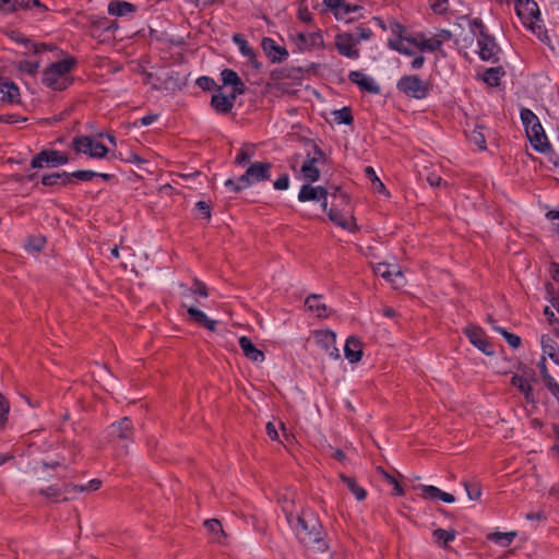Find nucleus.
Listing matches in <instances>:
<instances>
[{
	"label": "nucleus",
	"mask_w": 559,
	"mask_h": 559,
	"mask_svg": "<svg viewBox=\"0 0 559 559\" xmlns=\"http://www.w3.org/2000/svg\"><path fill=\"white\" fill-rule=\"evenodd\" d=\"M283 511L288 524L302 545L312 547L320 552H324L329 549L324 528L313 511L302 509L296 516H294V512L288 506H283Z\"/></svg>",
	"instance_id": "1"
},
{
	"label": "nucleus",
	"mask_w": 559,
	"mask_h": 559,
	"mask_svg": "<svg viewBox=\"0 0 559 559\" xmlns=\"http://www.w3.org/2000/svg\"><path fill=\"white\" fill-rule=\"evenodd\" d=\"M515 11L522 23L528 27L546 45H550L549 36L543 31L540 22V12L534 0H518Z\"/></svg>",
	"instance_id": "2"
},
{
	"label": "nucleus",
	"mask_w": 559,
	"mask_h": 559,
	"mask_svg": "<svg viewBox=\"0 0 559 559\" xmlns=\"http://www.w3.org/2000/svg\"><path fill=\"white\" fill-rule=\"evenodd\" d=\"M70 78V60L63 59L51 63L43 75V83L52 90H64Z\"/></svg>",
	"instance_id": "3"
},
{
	"label": "nucleus",
	"mask_w": 559,
	"mask_h": 559,
	"mask_svg": "<svg viewBox=\"0 0 559 559\" xmlns=\"http://www.w3.org/2000/svg\"><path fill=\"white\" fill-rule=\"evenodd\" d=\"M397 88L408 97L425 98L429 93V84L417 75H405L397 82Z\"/></svg>",
	"instance_id": "4"
},
{
	"label": "nucleus",
	"mask_w": 559,
	"mask_h": 559,
	"mask_svg": "<svg viewBox=\"0 0 559 559\" xmlns=\"http://www.w3.org/2000/svg\"><path fill=\"white\" fill-rule=\"evenodd\" d=\"M72 147L76 153L87 154L92 158H104L109 152L105 145L91 136L75 138L72 142Z\"/></svg>",
	"instance_id": "5"
},
{
	"label": "nucleus",
	"mask_w": 559,
	"mask_h": 559,
	"mask_svg": "<svg viewBox=\"0 0 559 559\" xmlns=\"http://www.w3.org/2000/svg\"><path fill=\"white\" fill-rule=\"evenodd\" d=\"M69 160V153L58 150H45L37 154L32 159L33 168H43L45 165L49 167H58L67 164Z\"/></svg>",
	"instance_id": "6"
},
{
	"label": "nucleus",
	"mask_w": 559,
	"mask_h": 559,
	"mask_svg": "<svg viewBox=\"0 0 559 559\" xmlns=\"http://www.w3.org/2000/svg\"><path fill=\"white\" fill-rule=\"evenodd\" d=\"M270 169L271 164L255 162L240 176L239 181L243 183V186L250 187L255 182L267 180L270 178Z\"/></svg>",
	"instance_id": "7"
},
{
	"label": "nucleus",
	"mask_w": 559,
	"mask_h": 559,
	"mask_svg": "<svg viewBox=\"0 0 559 559\" xmlns=\"http://www.w3.org/2000/svg\"><path fill=\"white\" fill-rule=\"evenodd\" d=\"M465 334L469 342L485 355H495L492 345L488 342L485 332L480 328L473 324L468 325L465 328Z\"/></svg>",
	"instance_id": "8"
},
{
	"label": "nucleus",
	"mask_w": 559,
	"mask_h": 559,
	"mask_svg": "<svg viewBox=\"0 0 559 559\" xmlns=\"http://www.w3.org/2000/svg\"><path fill=\"white\" fill-rule=\"evenodd\" d=\"M526 134L535 150L543 153L550 150V144L538 119L534 121L532 126L526 128Z\"/></svg>",
	"instance_id": "9"
},
{
	"label": "nucleus",
	"mask_w": 559,
	"mask_h": 559,
	"mask_svg": "<svg viewBox=\"0 0 559 559\" xmlns=\"http://www.w3.org/2000/svg\"><path fill=\"white\" fill-rule=\"evenodd\" d=\"M324 159V153L320 147L313 145V156L308 154V159L304 163L301 167V174L305 179L309 181H317L320 177V170L317 168L316 164L320 160Z\"/></svg>",
	"instance_id": "10"
},
{
	"label": "nucleus",
	"mask_w": 559,
	"mask_h": 559,
	"mask_svg": "<svg viewBox=\"0 0 559 559\" xmlns=\"http://www.w3.org/2000/svg\"><path fill=\"white\" fill-rule=\"evenodd\" d=\"M357 40L349 33L338 34L335 37V46L338 52L347 58L357 59L359 57L358 49L355 48Z\"/></svg>",
	"instance_id": "11"
},
{
	"label": "nucleus",
	"mask_w": 559,
	"mask_h": 559,
	"mask_svg": "<svg viewBox=\"0 0 559 559\" xmlns=\"http://www.w3.org/2000/svg\"><path fill=\"white\" fill-rule=\"evenodd\" d=\"M391 265L386 263H378L373 266V272L386 280L388 282H391L395 288L402 286L405 282L403 272L396 267L393 266V270L390 269Z\"/></svg>",
	"instance_id": "12"
},
{
	"label": "nucleus",
	"mask_w": 559,
	"mask_h": 559,
	"mask_svg": "<svg viewBox=\"0 0 559 559\" xmlns=\"http://www.w3.org/2000/svg\"><path fill=\"white\" fill-rule=\"evenodd\" d=\"M318 345L326 352V354L335 359L340 358L338 348L335 346L336 335L332 331H318L314 335Z\"/></svg>",
	"instance_id": "13"
},
{
	"label": "nucleus",
	"mask_w": 559,
	"mask_h": 559,
	"mask_svg": "<svg viewBox=\"0 0 559 559\" xmlns=\"http://www.w3.org/2000/svg\"><path fill=\"white\" fill-rule=\"evenodd\" d=\"M133 425L129 417H123L109 427V435L120 441L130 440L133 436Z\"/></svg>",
	"instance_id": "14"
},
{
	"label": "nucleus",
	"mask_w": 559,
	"mask_h": 559,
	"mask_svg": "<svg viewBox=\"0 0 559 559\" xmlns=\"http://www.w3.org/2000/svg\"><path fill=\"white\" fill-rule=\"evenodd\" d=\"M479 56L483 60H495L499 52V47L495 43V39L486 35L483 31L478 37Z\"/></svg>",
	"instance_id": "15"
},
{
	"label": "nucleus",
	"mask_w": 559,
	"mask_h": 559,
	"mask_svg": "<svg viewBox=\"0 0 559 559\" xmlns=\"http://www.w3.org/2000/svg\"><path fill=\"white\" fill-rule=\"evenodd\" d=\"M239 346L245 357L252 362L261 364L264 361L265 356L262 350L255 347L252 341L248 336L239 337Z\"/></svg>",
	"instance_id": "16"
},
{
	"label": "nucleus",
	"mask_w": 559,
	"mask_h": 559,
	"mask_svg": "<svg viewBox=\"0 0 559 559\" xmlns=\"http://www.w3.org/2000/svg\"><path fill=\"white\" fill-rule=\"evenodd\" d=\"M20 102V88L13 82L5 81L0 83V103L13 105Z\"/></svg>",
	"instance_id": "17"
},
{
	"label": "nucleus",
	"mask_w": 559,
	"mask_h": 559,
	"mask_svg": "<svg viewBox=\"0 0 559 559\" xmlns=\"http://www.w3.org/2000/svg\"><path fill=\"white\" fill-rule=\"evenodd\" d=\"M418 489L421 491V497L426 500L440 499L447 503H453L455 501L453 495L444 492L436 486L420 485Z\"/></svg>",
	"instance_id": "18"
},
{
	"label": "nucleus",
	"mask_w": 559,
	"mask_h": 559,
	"mask_svg": "<svg viewBox=\"0 0 559 559\" xmlns=\"http://www.w3.org/2000/svg\"><path fill=\"white\" fill-rule=\"evenodd\" d=\"M344 354L349 362H358L362 357L361 341L355 336L348 337L344 347Z\"/></svg>",
	"instance_id": "19"
},
{
	"label": "nucleus",
	"mask_w": 559,
	"mask_h": 559,
	"mask_svg": "<svg viewBox=\"0 0 559 559\" xmlns=\"http://www.w3.org/2000/svg\"><path fill=\"white\" fill-rule=\"evenodd\" d=\"M326 195L328 190L324 187H312L310 185H304L299 191L298 200L300 202L319 201L321 199H325Z\"/></svg>",
	"instance_id": "20"
},
{
	"label": "nucleus",
	"mask_w": 559,
	"mask_h": 559,
	"mask_svg": "<svg viewBox=\"0 0 559 559\" xmlns=\"http://www.w3.org/2000/svg\"><path fill=\"white\" fill-rule=\"evenodd\" d=\"M221 76L224 85L233 87V94L241 95L245 93V83L234 70L225 69L222 71Z\"/></svg>",
	"instance_id": "21"
},
{
	"label": "nucleus",
	"mask_w": 559,
	"mask_h": 559,
	"mask_svg": "<svg viewBox=\"0 0 559 559\" xmlns=\"http://www.w3.org/2000/svg\"><path fill=\"white\" fill-rule=\"evenodd\" d=\"M262 48H263L264 52L266 53V56L272 61H282V60L286 59V57L288 56V52L286 51V49L277 46L275 44V41L271 38H264L262 40Z\"/></svg>",
	"instance_id": "22"
},
{
	"label": "nucleus",
	"mask_w": 559,
	"mask_h": 559,
	"mask_svg": "<svg viewBox=\"0 0 559 559\" xmlns=\"http://www.w3.org/2000/svg\"><path fill=\"white\" fill-rule=\"evenodd\" d=\"M237 96L233 93L229 96L218 93L213 95L211 104L217 112L227 114L233 108Z\"/></svg>",
	"instance_id": "23"
},
{
	"label": "nucleus",
	"mask_w": 559,
	"mask_h": 559,
	"mask_svg": "<svg viewBox=\"0 0 559 559\" xmlns=\"http://www.w3.org/2000/svg\"><path fill=\"white\" fill-rule=\"evenodd\" d=\"M349 80L357 84L361 90L377 94L380 92V88L377 84L373 83L371 79H369L366 74L359 71H352L349 73Z\"/></svg>",
	"instance_id": "24"
},
{
	"label": "nucleus",
	"mask_w": 559,
	"mask_h": 559,
	"mask_svg": "<svg viewBox=\"0 0 559 559\" xmlns=\"http://www.w3.org/2000/svg\"><path fill=\"white\" fill-rule=\"evenodd\" d=\"M33 7H40L38 0H1L0 10L4 13L13 12L17 9H31Z\"/></svg>",
	"instance_id": "25"
},
{
	"label": "nucleus",
	"mask_w": 559,
	"mask_h": 559,
	"mask_svg": "<svg viewBox=\"0 0 559 559\" xmlns=\"http://www.w3.org/2000/svg\"><path fill=\"white\" fill-rule=\"evenodd\" d=\"M320 299V295H310L306 298L305 306L309 311L314 312L318 318H328L330 316L329 309Z\"/></svg>",
	"instance_id": "26"
},
{
	"label": "nucleus",
	"mask_w": 559,
	"mask_h": 559,
	"mask_svg": "<svg viewBox=\"0 0 559 559\" xmlns=\"http://www.w3.org/2000/svg\"><path fill=\"white\" fill-rule=\"evenodd\" d=\"M187 312L190 319L195 323L206 328L212 332L216 330V321L209 319L203 311L197 309L195 307H189Z\"/></svg>",
	"instance_id": "27"
},
{
	"label": "nucleus",
	"mask_w": 559,
	"mask_h": 559,
	"mask_svg": "<svg viewBox=\"0 0 559 559\" xmlns=\"http://www.w3.org/2000/svg\"><path fill=\"white\" fill-rule=\"evenodd\" d=\"M543 356H548L555 364L559 365V349L556 341L549 335L542 336Z\"/></svg>",
	"instance_id": "28"
},
{
	"label": "nucleus",
	"mask_w": 559,
	"mask_h": 559,
	"mask_svg": "<svg viewBox=\"0 0 559 559\" xmlns=\"http://www.w3.org/2000/svg\"><path fill=\"white\" fill-rule=\"evenodd\" d=\"M328 216L334 224L338 225L340 227H342L344 229H348L352 231H354L356 229V225H355L352 216H345L342 213H340L338 211L333 210V209H330L328 211Z\"/></svg>",
	"instance_id": "29"
},
{
	"label": "nucleus",
	"mask_w": 559,
	"mask_h": 559,
	"mask_svg": "<svg viewBox=\"0 0 559 559\" xmlns=\"http://www.w3.org/2000/svg\"><path fill=\"white\" fill-rule=\"evenodd\" d=\"M389 46L401 53L407 56L415 55L414 50L411 48V46H414V37L389 39Z\"/></svg>",
	"instance_id": "30"
},
{
	"label": "nucleus",
	"mask_w": 559,
	"mask_h": 559,
	"mask_svg": "<svg viewBox=\"0 0 559 559\" xmlns=\"http://www.w3.org/2000/svg\"><path fill=\"white\" fill-rule=\"evenodd\" d=\"M135 11V7L132 3L126 1H111L108 4V12L115 16H124Z\"/></svg>",
	"instance_id": "31"
},
{
	"label": "nucleus",
	"mask_w": 559,
	"mask_h": 559,
	"mask_svg": "<svg viewBox=\"0 0 559 559\" xmlns=\"http://www.w3.org/2000/svg\"><path fill=\"white\" fill-rule=\"evenodd\" d=\"M414 47L420 51H435L440 49L439 41L435 40L433 36L425 38L421 34L414 37Z\"/></svg>",
	"instance_id": "32"
},
{
	"label": "nucleus",
	"mask_w": 559,
	"mask_h": 559,
	"mask_svg": "<svg viewBox=\"0 0 559 559\" xmlns=\"http://www.w3.org/2000/svg\"><path fill=\"white\" fill-rule=\"evenodd\" d=\"M206 530L213 535L216 543H223L226 534L223 530L222 523L217 519H210L204 522Z\"/></svg>",
	"instance_id": "33"
},
{
	"label": "nucleus",
	"mask_w": 559,
	"mask_h": 559,
	"mask_svg": "<svg viewBox=\"0 0 559 559\" xmlns=\"http://www.w3.org/2000/svg\"><path fill=\"white\" fill-rule=\"evenodd\" d=\"M340 477L343 480V483L347 486V488L354 493L355 498L358 501H362L366 499L367 491L362 487H360L354 478L348 477L344 474H341Z\"/></svg>",
	"instance_id": "34"
},
{
	"label": "nucleus",
	"mask_w": 559,
	"mask_h": 559,
	"mask_svg": "<svg viewBox=\"0 0 559 559\" xmlns=\"http://www.w3.org/2000/svg\"><path fill=\"white\" fill-rule=\"evenodd\" d=\"M180 288L182 289L181 295L183 297H188L189 295H192V294H197L204 298L209 296L206 286L199 280L193 281L192 287H187L186 285L181 284Z\"/></svg>",
	"instance_id": "35"
},
{
	"label": "nucleus",
	"mask_w": 559,
	"mask_h": 559,
	"mask_svg": "<svg viewBox=\"0 0 559 559\" xmlns=\"http://www.w3.org/2000/svg\"><path fill=\"white\" fill-rule=\"evenodd\" d=\"M511 384L516 386L525 396L526 401L533 402V394H532V386L530 383L526 382V380L521 376H513L511 379Z\"/></svg>",
	"instance_id": "36"
},
{
	"label": "nucleus",
	"mask_w": 559,
	"mask_h": 559,
	"mask_svg": "<svg viewBox=\"0 0 559 559\" xmlns=\"http://www.w3.org/2000/svg\"><path fill=\"white\" fill-rule=\"evenodd\" d=\"M234 41L239 46L241 53L245 57L249 58V60L254 64V67L258 68L259 64L255 61V53L253 49L248 45V43L241 37V35H234Z\"/></svg>",
	"instance_id": "37"
},
{
	"label": "nucleus",
	"mask_w": 559,
	"mask_h": 559,
	"mask_svg": "<svg viewBox=\"0 0 559 559\" xmlns=\"http://www.w3.org/2000/svg\"><path fill=\"white\" fill-rule=\"evenodd\" d=\"M69 181V176L67 173H51L45 175L41 179L43 185L45 186H63Z\"/></svg>",
	"instance_id": "38"
},
{
	"label": "nucleus",
	"mask_w": 559,
	"mask_h": 559,
	"mask_svg": "<svg viewBox=\"0 0 559 559\" xmlns=\"http://www.w3.org/2000/svg\"><path fill=\"white\" fill-rule=\"evenodd\" d=\"M504 71L501 67L490 68L484 73V81L490 86H498Z\"/></svg>",
	"instance_id": "39"
},
{
	"label": "nucleus",
	"mask_w": 559,
	"mask_h": 559,
	"mask_svg": "<svg viewBox=\"0 0 559 559\" xmlns=\"http://www.w3.org/2000/svg\"><path fill=\"white\" fill-rule=\"evenodd\" d=\"M365 174L372 181L373 189L377 192L385 194V195H389V192L386 191L385 186L379 179V177L377 176V174H376V171H374V169L372 167H370V166L366 167L365 168Z\"/></svg>",
	"instance_id": "40"
},
{
	"label": "nucleus",
	"mask_w": 559,
	"mask_h": 559,
	"mask_svg": "<svg viewBox=\"0 0 559 559\" xmlns=\"http://www.w3.org/2000/svg\"><path fill=\"white\" fill-rule=\"evenodd\" d=\"M45 242L46 240L43 236H33L27 239L24 247L26 251L37 253L44 248Z\"/></svg>",
	"instance_id": "41"
},
{
	"label": "nucleus",
	"mask_w": 559,
	"mask_h": 559,
	"mask_svg": "<svg viewBox=\"0 0 559 559\" xmlns=\"http://www.w3.org/2000/svg\"><path fill=\"white\" fill-rule=\"evenodd\" d=\"M299 39L304 44L305 47H316L320 46L323 43L322 36L320 33H311V34H299Z\"/></svg>",
	"instance_id": "42"
},
{
	"label": "nucleus",
	"mask_w": 559,
	"mask_h": 559,
	"mask_svg": "<svg viewBox=\"0 0 559 559\" xmlns=\"http://www.w3.org/2000/svg\"><path fill=\"white\" fill-rule=\"evenodd\" d=\"M336 11H335V17L337 20H344L346 22H349L350 19H347V16L349 15V13L358 10L359 8L357 5H350V4H345L343 3L342 1L340 2V7H336L334 8Z\"/></svg>",
	"instance_id": "43"
},
{
	"label": "nucleus",
	"mask_w": 559,
	"mask_h": 559,
	"mask_svg": "<svg viewBox=\"0 0 559 559\" xmlns=\"http://www.w3.org/2000/svg\"><path fill=\"white\" fill-rule=\"evenodd\" d=\"M492 329L496 332L500 333L506 338V341L509 343V345L511 347L518 348L521 345V338L518 335L512 334L500 326L492 325Z\"/></svg>",
	"instance_id": "44"
},
{
	"label": "nucleus",
	"mask_w": 559,
	"mask_h": 559,
	"mask_svg": "<svg viewBox=\"0 0 559 559\" xmlns=\"http://www.w3.org/2000/svg\"><path fill=\"white\" fill-rule=\"evenodd\" d=\"M433 537L437 539V542H443L444 546L452 542L455 538V532L454 531H445L442 528H438L433 531L432 533Z\"/></svg>",
	"instance_id": "45"
},
{
	"label": "nucleus",
	"mask_w": 559,
	"mask_h": 559,
	"mask_svg": "<svg viewBox=\"0 0 559 559\" xmlns=\"http://www.w3.org/2000/svg\"><path fill=\"white\" fill-rule=\"evenodd\" d=\"M39 68L38 61L22 60L19 62V70L29 75H34Z\"/></svg>",
	"instance_id": "46"
},
{
	"label": "nucleus",
	"mask_w": 559,
	"mask_h": 559,
	"mask_svg": "<svg viewBox=\"0 0 559 559\" xmlns=\"http://www.w3.org/2000/svg\"><path fill=\"white\" fill-rule=\"evenodd\" d=\"M102 481L99 479H92L86 485H74L72 491H96L100 488Z\"/></svg>",
	"instance_id": "47"
},
{
	"label": "nucleus",
	"mask_w": 559,
	"mask_h": 559,
	"mask_svg": "<svg viewBox=\"0 0 559 559\" xmlns=\"http://www.w3.org/2000/svg\"><path fill=\"white\" fill-rule=\"evenodd\" d=\"M515 536H516L515 532H507V533L496 532V533L489 534L488 539H490L492 542H500V540L504 539L507 542L506 545H509L514 539Z\"/></svg>",
	"instance_id": "48"
},
{
	"label": "nucleus",
	"mask_w": 559,
	"mask_h": 559,
	"mask_svg": "<svg viewBox=\"0 0 559 559\" xmlns=\"http://www.w3.org/2000/svg\"><path fill=\"white\" fill-rule=\"evenodd\" d=\"M469 140L475 145H477L480 150H485L486 148V139H485V135L483 134V132L480 130L474 129L469 133Z\"/></svg>",
	"instance_id": "49"
},
{
	"label": "nucleus",
	"mask_w": 559,
	"mask_h": 559,
	"mask_svg": "<svg viewBox=\"0 0 559 559\" xmlns=\"http://www.w3.org/2000/svg\"><path fill=\"white\" fill-rule=\"evenodd\" d=\"M96 176H97V173L93 171V170H76V171H72V179H76V180H80V181H91Z\"/></svg>",
	"instance_id": "50"
},
{
	"label": "nucleus",
	"mask_w": 559,
	"mask_h": 559,
	"mask_svg": "<svg viewBox=\"0 0 559 559\" xmlns=\"http://www.w3.org/2000/svg\"><path fill=\"white\" fill-rule=\"evenodd\" d=\"M335 115V121L338 123H350L353 121V117L350 115V111L348 108H343L341 110H336L334 112Z\"/></svg>",
	"instance_id": "51"
},
{
	"label": "nucleus",
	"mask_w": 559,
	"mask_h": 559,
	"mask_svg": "<svg viewBox=\"0 0 559 559\" xmlns=\"http://www.w3.org/2000/svg\"><path fill=\"white\" fill-rule=\"evenodd\" d=\"M543 381L548 391L559 401V384L556 380L551 376H547Z\"/></svg>",
	"instance_id": "52"
},
{
	"label": "nucleus",
	"mask_w": 559,
	"mask_h": 559,
	"mask_svg": "<svg viewBox=\"0 0 559 559\" xmlns=\"http://www.w3.org/2000/svg\"><path fill=\"white\" fill-rule=\"evenodd\" d=\"M464 488L471 500H479L481 496V488L479 485L469 486L468 483H464Z\"/></svg>",
	"instance_id": "53"
},
{
	"label": "nucleus",
	"mask_w": 559,
	"mask_h": 559,
	"mask_svg": "<svg viewBox=\"0 0 559 559\" xmlns=\"http://www.w3.org/2000/svg\"><path fill=\"white\" fill-rule=\"evenodd\" d=\"M197 84L204 91H211L216 86V83L213 79L207 76H201L197 80Z\"/></svg>",
	"instance_id": "54"
},
{
	"label": "nucleus",
	"mask_w": 559,
	"mask_h": 559,
	"mask_svg": "<svg viewBox=\"0 0 559 559\" xmlns=\"http://www.w3.org/2000/svg\"><path fill=\"white\" fill-rule=\"evenodd\" d=\"M521 119L525 124V129L533 124L534 121L537 120V117L530 109H522Z\"/></svg>",
	"instance_id": "55"
},
{
	"label": "nucleus",
	"mask_w": 559,
	"mask_h": 559,
	"mask_svg": "<svg viewBox=\"0 0 559 559\" xmlns=\"http://www.w3.org/2000/svg\"><path fill=\"white\" fill-rule=\"evenodd\" d=\"M9 409H10V407H9L8 402L0 394V426H2L7 421Z\"/></svg>",
	"instance_id": "56"
},
{
	"label": "nucleus",
	"mask_w": 559,
	"mask_h": 559,
	"mask_svg": "<svg viewBox=\"0 0 559 559\" xmlns=\"http://www.w3.org/2000/svg\"><path fill=\"white\" fill-rule=\"evenodd\" d=\"M250 157H251V154L248 152V146L246 145L240 150V152L236 156L235 163L237 165H242V164L249 162Z\"/></svg>",
	"instance_id": "57"
},
{
	"label": "nucleus",
	"mask_w": 559,
	"mask_h": 559,
	"mask_svg": "<svg viewBox=\"0 0 559 559\" xmlns=\"http://www.w3.org/2000/svg\"><path fill=\"white\" fill-rule=\"evenodd\" d=\"M433 38L435 40L439 41V46L441 47L444 41H448L452 38V33L448 29H441L433 35Z\"/></svg>",
	"instance_id": "58"
},
{
	"label": "nucleus",
	"mask_w": 559,
	"mask_h": 559,
	"mask_svg": "<svg viewBox=\"0 0 559 559\" xmlns=\"http://www.w3.org/2000/svg\"><path fill=\"white\" fill-rule=\"evenodd\" d=\"M289 187V178L287 175L281 176L274 181V188L276 190H286Z\"/></svg>",
	"instance_id": "59"
},
{
	"label": "nucleus",
	"mask_w": 559,
	"mask_h": 559,
	"mask_svg": "<svg viewBox=\"0 0 559 559\" xmlns=\"http://www.w3.org/2000/svg\"><path fill=\"white\" fill-rule=\"evenodd\" d=\"M195 206L202 213V215H203V217L205 219H210L211 218V206L206 202L199 201L195 204Z\"/></svg>",
	"instance_id": "60"
},
{
	"label": "nucleus",
	"mask_w": 559,
	"mask_h": 559,
	"mask_svg": "<svg viewBox=\"0 0 559 559\" xmlns=\"http://www.w3.org/2000/svg\"><path fill=\"white\" fill-rule=\"evenodd\" d=\"M225 186L231 188V190L234 192H239L242 189L247 188V186H243V183H240L239 180L237 182H235L233 179H227L225 181Z\"/></svg>",
	"instance_id": "61"
},
{
	"label": "nucleus",
	"mask_w": 559,
	"mask_h": 559,
	"mask_svg": "<svg viewBox=\"0 0 559 559\" xmlns=\"http://www.w3.org/2000/svg\"><path fill=\"white\" fill-rule=\"evenodd\" d=\"M21 120H25V119H21L19 116L16 115H1L0 116V122H4V123H10V124H13V123H16Z\"/></svg>",
	"instance_id": "62"
},
{
	"label": "nucleus",
	"mask_w": 559,
	"mask_h": 559,
	"mask_svg": "<svg viewBox=\"0 0 559 559\" xmlns=\"http://www.w3.org/2000/svg\"><path fill=\"white\" fill-rule=\"evenodd\" d=\"M546 217L554 222L555 229L559 233V211H549Z\"/></svg>",
	"instance_id": "63"
},
{
	"label": "nucleus",
	"mask_w": 559,
	"mask_h": 559,
	"mask_svg": "<svg viewBox=\"0 0 559 559\" xmlns=\"http://www.w3.org/2000/svg\"><path fill=\"white\" fill-rule=\"evenodd\" d=\"M266 433L267 436L272 439V440H277L278 439V432L276 430V427L273 423L269 421L266 424Z\"/></svg>",
	"instance_id": "64"
}]
</instances>
